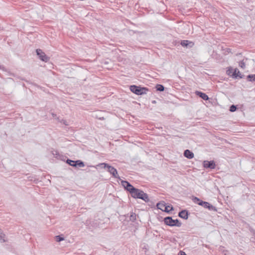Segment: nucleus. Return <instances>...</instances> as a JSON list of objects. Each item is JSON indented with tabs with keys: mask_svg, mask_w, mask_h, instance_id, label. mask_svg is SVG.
Masks as SVG:
<instances>
[{
	"mask_svg": "<svg viewBox=\"0 0 255 255\" xmlns=\"http://www.w3.org/2000/svg\"><path fill=\"white\" fill-rule=\"evenodd\" d=\"M130 195L132 198L141 199L145 202H148L150 201L148 195L146 193L136 188Z\"/></svg>",
	"mask_w": 255,
	"mask_h": 255,
	"instance_id": "1",
	"label": "nucleus"
},
{
	"mask_svg": "<svg viewBox=\"0 0 255 255\" xmlns=\"http://www.w3.org/2000/svg\"><path fill=\"white\" fill-rule=\"evenodd\" d=\"M192 201L194 203L203 207L204 208L208 209L210 211H217L216 207L210 204L209 202L201 200L199 198L196 197H192Z\"/></svg>",
	"mask_w": 255,
	"mask_h": 255,
	"instance_id": "2",
	"label": "nucleus"
},
{
	"mask_svg": "<svg viewBox=\"0 0 255 255\" xmlns=\"http://www.w3.org/2000/svg\"><path fill=\"white\" fill-rule=\"evenodd\" d=\"M129 89L131 92L137 95L146 94L147 92L149 91V89L147 88L141 87L134 85L130 86Z\"/></svg>",
	"mask_w": 255,
	"mask_h": 255,
	"instance_id": "3",
	"label": "nucleus"
},
{
	"mask_svg": "<svg viewBox=\"0 0 255 255\" xmlns=\"http://www.w3.org/2000/svg\"><path fill=\"white\" fill-rule=\"evenodd\" d=\"M98 166H103V168L108 169V171L111 174L112 176L115 178H118L121 180L120 177L119 176L118 171L117 169L114 167L110 165L109 164L106 163H99L97 165Z\"/></svg>",
	"mask_w": 255,
	"mask_h": 255,
	"instance_id": "4",
	"label": "nucleus"
},
{
	"mask_svg": "<svg viewBox=\"0 0 255 255\" xmlns=\"http://www.w3.org/2000/svg\"><path fill=\"white\" fill-rule=\"evenodd\" d=\"M164 223L165 225L170 227H181V223L178 219L174 220L171 217H166L163 219Z\"/></svg>",
	"mask_w": 255,
	"mask_h": 255,
	"instance_id": "5",
	"label": "nucleus"
},
{
	"mask_svg": "<svg viewBox=\"0 0 255 255\" xmlns=\"http://www.w3.org/2000/svg\"><path fill=\"white\" fill-rule=\"evenodd\" d=\"M66 163L70 166L74 167H83L85 166L84 162L80 160H72L70 159H67Z\"/></svg>",
	"mask_w": 255,
	"mask_h": 255,
	"instance_id": "6",
	"label": "nucleus"
},
{
	"mask_svg": "<svg viewBox=\"0 0 255 255\" xmlns=\"http://www.w3.org/2000/svg\"><path fill=\"white\" fill-rule=\"evenodd\" d=\"M121 184L124 187L125 189L128 191L130 194H131L135 188L127 181L122 180Z\"/></svg>",
	"mask_w": 255,
	"mask_h": 255,
	"instance_id": "7",
	"label": "nucleus"
},
{
	"mask_svg": "<svg viewBox=\"0 0 255 255\" xmlns=\"http://www.w3.org/2000/svg\"><path fill=\"white\" fill-rule=\"evenodd\" d=\"M37 55L39 56L40 60L44 62H47L49 60V57H47L45 53L40 49H37L36 50Z\"/></svg>",
	"mask_w": 255,
	"mask_h": 255,
	"instance_id": "8",
	"label": "nucleus"
},
{
	"mask_svg": "<svg viewBox=\"0 0 255 255\" xmlns=\"http://www.w3.org/2000/svg\"><path fill=\"white\" fill-rule=\"evenodd\" d=\"M203 166L205 168H209L213 169L215 168L216 164L214 160L207 161L205 160L203 162Z\"/></svg>",
	"mask_w": 255,
	"mask_h": 255,
	"instance_id": "9",
	"label": "nucleus"
},
{
	"mask_svg": "<svg viewBox=\"0 0 255 255\" xmlns=\"http://www.w3.org/2000/svg\"><path fill=\"white\" fill-rule=\"evenodd\" d=\"M189 215V212L186 210H182L178 213V216L185 220H187L188 218Z\"/></svg>",
	"mask_w": 255,
	"mask_h": 255,
	"instance_id": "10",
	"label": "nucleus"
},
{
	"mask_svg": "<svg viewBox=\"0 0 255 255\" xmlns=\"http://www.w3.org/2000/svg\"><path fill=\"white\" fill-rule=\"evenodd\" d=\"M195 94L197 96H199L200 98H202L205 101H207L209 99L208 95L202 92L196 91L195 92Z\"/></svg>",
	"mask_w": 255,
	"mask_h": 255,
	"instance_id": "11",
	"label": "nucleus"
},
{
	"mask_svg": "<svg viewBox=\"0 0 255 255\" xmlns=\"http://www.w3.org/2000/svg\"><path fill=\"white\" fill-rule=\"evenodd\" d=\"M184 155L188 159H192L194 157V153L189 149H186L184 152Z\"/></svg>",
	"mask_w": 255,
	"mask_h": 255,
	"instance_id": "12",
	"label": "nucleus"
},
{
	"mask_svg": "<svg viewBox=\"0 0 255 255\" xmlns=\"http://www.w3.org/2000/svg\"><path fill=\"white\" fill-rule=\"evenodd\" d=\"M190 44L191 45H190V47H191L193 45V43L192 42L188 40H182L181 42V45L184 47H187L188 45Z\"/></svg>",
	"mask_w": 255,
	"mask_h": 255,
	"instance_id": "13",
	"label": "nucleus"
},
{
	"mask_svg": "<svg viewBox=\"0 0 255 255\" xmlns=\"http://www.w3.org/2000/svg\"><path fill=\"white\" fill-rule=\"evenodd\" d=\"M166 205L164 201L159 202L157 204L156 207L158 209H160L163 211V209L165 207Z\"/></svg>",
	"mask_w": 255,
	"mask_h": 255,
	"instance_id": "14",
	"label": "nucleus"
},
{
	"mask_svg": "<svg viewBox=\"0 0 255 255\" xmlns=\"http://www.w3.org/2000/svg\"><path fill=\"white\" fill-rule=\"evenodd\" d=\"M173 207L172 205H166L163 209V212L169 213L170 211L173 210Z\"/></svg>",
	"mask_w": 255,
	"mask_h": 255,
	"instance_id": "15",
	"label": "nucleus"
},
{
	"mask_svg": "<svg viewBox=\"0 0 255 255\" xmlns=\"http://www.w3.org/2000/svg\"><path fill=\"white\" fill-rule=\"evenodd\" d=\"M155 88L157 91L159 92H163L164 90V87L161 84H157Z\"/></svg>",
	"mask_w": 255,
	"mask_h": 255,
	"instance_id": "16",
	"label": "nucleus"
},
{
	"mask_svg": "<svg viewBox=\"0 0 255 255\" xmlns=\"http://www.w3.org/2000/svg\"><path fill=\"white\" fill-rule=\"evenodd\" d=\"M238 71V69H237V68H235V69H233V72L232 74V78H235V79L238 78V76H239V75H238L237 74Z\"/></svg>",
	"mask_w": 255,
	"mask_h": 255,
	"instance_id": "17",
	"label": "nucleus"
},
{
	"mask_svg": "<svg viewBox=\"0 0 255 255\" xmlns=\"http://www.w3.org/2000/svg\"><path fill=\"white\" fill-rule=\"evenodd\" d=\"M247 79L249 81H255V74L249 75L247 76Z\"/></svg>",
	"mask_w": 255,
	"mask_h": 255,
	"instance_id": "18",
	"label": "nucleus"
},
{
	"mask_svg": "<svg viewBox=\"0 0 255 255\" xmlns=\"http://www.w3.org/2000/svg\"><path fill=\"white\" fill-rule=\"evenodd\" d=\"M136 215L134 213H131L130 215L129 216V220L131 222H134L136 220Z\"/></svg>",
	"mask_w": 255,
	"mask_h": 255,
	"instance_id": "19",
	"label": "nucleus"
},
{
	"mask_svg": "<svg viewBox=\"0 0 255 255\" xmlns=\"http://www.w3.org/2000/svg\"><path fill=\"white\" fill-rule=\"evenodd\" d=\"M233 72V69L232 67H230L228 68V69L226 71V73L228 76L232 77Z\"/></svg>",
	"mask_w": 255,
	"mask_h": 255,
	"instance_id": "20",
	"label": "nucleus"
},
{
	"mask_svg": "<svg viewBox=\"0 0 255 255\" xmlns=\"http://www.w3.org/2000/svg\"><path fill=\"white\" fill-rule=\"evenodd\" d=\"M57 120L58 121V122H60L61 123L63 124L65 126H68V124L66 120H63V119H61V120L59 117L57 118Z\"/></svg>",
	"mask_w": 255,
	"mask_h": 255,
	"instance_id": "21",
	"label": "nucleus"
},
{
	"mask_svg": "<svg viewBox=\"0 0 255 255\" xmlns=\"http://www.w3.org/2000/svg\"><path fill=\"white\" fill-rule=\"evenodd\" d=\"M237 106H236L235 105H232L230 106L229 110L231 112H234L237 110Z\"/></svg>",
	"mask_w": 255,
	"mask_h": 255,
	"instance_id": "22",
	"label": "nucleus"
},
{
	"mask_svg": "<svg viewBox=\"0 0 255 255\" xmlns=\"http://www.w3.org/2000/svg\"><path fill=\"white\" fill-rule=\"evenodd\" d=\"M239 65L241 68H242L243 69L245 68L246 64H245V62L244 61V60L241 61L239 62Z\"/></svg>",
	"mask_w": 255,
	"mask_h": 255,
	"instance_id": "23",
	"label": "nucleus"
},
{
	"mask_svg": "<svg viewBox=\"0 0 255 255\" xmlns=\"http://www.w3.org/2000/svg\"><path fill=\"white\" fill-rule=\"evenodd\" d=\"M56 239L57 242H61L64 240V238L60 235L56 236Z\"/></svg>",
	"mask_w": 255,
	"mask_h": 255,
	"instance_id": "24",
	"label": "nucleus"
},
{
	"mask_svg": "<svg viewBox=\"0 0 255 255\" xmlns=\"http://www.w3.org/2000/svg\"><path fill=\"white\" fill-rule=\"evenodd\" d=\"M250 231L253 234V237H255V230L253 228H250Z\"/></svg>",
	"mask_w": 255,
	"mask_h": 255,
	"instance_id": "25",
	"label": "nucleus"
},
{
	"mask_svg": "<svg viewBox=\"0 0 255 255\" xmlns=\"http://www.w3.org/2000/svg\"><path fill=\"white\" fill-rule=\"evenodd\" d=\"M95 118L96 119H98L100 120H105V118H104V117H100V116H99L98 115H96L95 116Z\"/></svg>",
	"mask_w": 255,
	"mask_h": 255,
	"instance_id": "26",
	"label": "nucleus"
},
{
	"mask_svg": "<svg viewBox=\"0 0 255 255\" xmlns=\"http://www.w3.org/2000/svg\"><path fill=\"white\" fill-rule=\"evenodd\" d=\"M237 74L239 75V76H238V78L239 77L240 79L243 78L244 75H241V73L240 72V71L239 70Z\"/></svg>",
	"mask_w": 255,
	"mask_h": 255,
	"instance_id": "27",
	"label": "nucleus"
},
{
	"mask_svg": "<svg viewBox=\"0 0 255 255\" xmlns=\"http://www.w3.org/2000/svg\"><path fill=\"white\" fill-rule=\"evenodd\" d=\"M0 241L2 242H5V240L3 239V236L1 235H0Z\"/></svg>",
	"mask_w": 255,
	"mask_h": 255,
	"instance_id": "28",
	"label": "nucleus"
},
{
	"mask_svg": "<svg viewBox=\"0 0 255 255\" xmlns=\"http://www.w3.org/2000/svg\"><path fill=\"white\" fill-rule=\"evenodd\" d=\"M51 115L53 118H55L57 120V118L58 117H57V115L55 114L52 113Z\"/></svg>",
	"mask_w": 255,
	"mask_h": 255,
	"instance_id": "29",
	"label": "nucleus"
},
{
	"mask_svg": "<svg viewBox=\"0 0 255 255\" xmlns=\"http://www.w3.org/2000/svg\"><path fill=\"white\" fill-rule=\"evenodd\" d=\"M179 254L180 255H187L186 253L183 251H180Z\"/></svg>",
	"mask_w": 255,
	"mask_h": 255,
	"instance_id": "30",
	"label": "nucleus"
},
{
	"mask_svg": "<svg viewBox=\"0 0 255 255\" xmlns=\"http://www.w3.org/2000/svg\"><path fill=\"white\" fill-rule=\"evenodd\" d=\"M0 69H2L3 71L5 70V68L3 66H1V65H0Z\"/></svg>",
	"mask_w": 255,
	"mask_h": 255,
	"instance_id": "31",
	"label": "nucleus"
},
{
	"mask_svg": "<svg viewBox=\"0 0 255 255\" xmlns=\"http://www.w3.org/2000/svg\"><path fill=\"white\" fill-rule=\"evenodd\" d=\"M152 103H153V104H154V103H156V102H155V101H153L152 102Z\"/></svg>",
	"mask_w": 255,
	"mask_h": 255,
	"instance_id": "32",
	"label": "nucleus"
},
{
	"mask_svg": "<svg viewBox=\"0 0 255 255\" xmlns=\"http://www.w3.org/2000/svg\"><path fill=\"white\" fill-rule=\"evenodd\" d=\"M229 51H230V49H227V51H228V52H229Z\"/></svg>",
	"mask_w": 255,
	"mask_h": 255,
	"instance_id": "33",
	"label": "nucleus"
}]
</instances>
